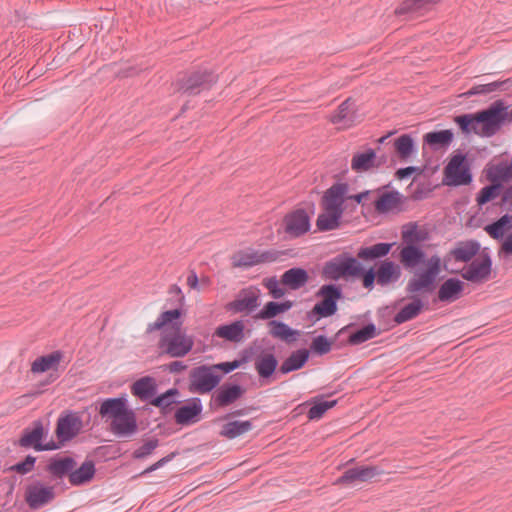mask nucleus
I'll return each instance as SVG.
<instances>
[{"instance_id": "1", "label": "nucleus", "mask_w": 512, "mask_h": 512, "mask_svg": "<svg viewBox=\"0 0 512 512\" xmlns=\"http://www.w3.org/2000/svg\"><path fill=\"white\" fill-rule=\"evenodd\" d=\"M274 347L270 350H261L254 359V368L257 372L261 386L276 381L278 374L286 375L301 370L309 361L306 347L292 351L281 364L274 353Z\"/></svg>"}, {"instance_id": "2", "label": "nucleus", "mask_w": 512, "mask_h": 512, "mask_svg": "<svg viewBox=\"0 0 512 512\" xmlns=\"http://www.w3.org/2000/svg\"><path fill=\"white\" fill-rule=\"evenodd\" d=\"M354 327H356V323L351 322L339 329L333 337L322 334L312 337L309 347L306 348L308 356H324L331 352L333 348L340 350L348 346H357L381 334V330L374 323L369 322L350 333L349 339L345 343L340 341V336L347 334Z\"/></svg>"}, {"instance_id": "3", "label": "nucleus", "mask_w": 512, "mask_h": 512, "mask_svg": "<svg viewBox=\"0 0 512 512\" xmlns=\"http://www.w3.org/2000/svg\"><path fill=\"white\" fill-rule=\"evenodd\" d=\"M219 80V75L212 68L199 66L182 72L177 78L176 91L194 97L210 91Z\"/></svg>"}, {"instance_id": "4", "label": "nucleus", "mask_w": 512, "mask_h": 512, "mask_svg": "<svg viewBox=\"0 0 512 512\" xmlns=\"http://www.w3.org/2000/svg\"><path fill=\"white\" fill-rule=\"evenodd\" d=\"M447 270L446 264L442 266L441 258L433 255L427 258L425 252V260L420 269L414 271V275L407 283V290L410 292H428L433 293L438 287V277L442 269Z\"/></svg>"}, {"instance_id": "5", "label": "nucleus", "mask_w": 512, "mask_h": 512, "mask_svg": "<svg viewBox=\"0 0 512 512\" xmlns=\"http://www.w3.org/2000/svg\"><path fill=\"white\" fill-rule=\"evenodd\" d=\"M495 113L492 108H485L474 113H463L454 117V123L458 126L462 134L468 136L472 133L490 138L493 135L495 127Z\"/></svg>"}, {"instance_id": "6", "label": "nucleus", "mask_w": 512, "mask_h": 512, "mask_svg": "<svg viewBox=\"0 0 512 512\" xmlns=\"http://www.w3.org/2000/svg\"><path fill=\"white\" fill-rule=\"evenodd\" d=\"M471 166L472 159L468 153L459 149L454 151L443 168L442 184L448 187L470 185L473 181Z\"/></svg>"}, {"instance_id": "7", "label": "nucleus", "mask_w": 512, "mask_h": 512, "mask_svg": "<svg viewBox=\"0 0 512 512\" xmlns=\"http://www.w3.org/2000/svg\"><path fill=\"white\" fill-rule=\"evenodd\" d=\"M48 425H44L42 419L34 420L29 426L25 427L13 445L24 449H34L36 452L53 451L56 447L55 441L45 442L48 436Z\"/></svg>"}, {"instance_id": "8", "label": "nucleus", "mask_w": 512, "mask_h": 512, "mask_svg": "<svg viewBox=\"0 0 512 512\" xmlns=\"http://www.w3.org/2000/svg\"><path fill=\"white\" fill-rule=\"evenodd\" d=\"M360 261L349 252H342L325 262L321 276L325 280H353Z\"/></svg>"}, {"instance_id": "9", "label": "nucleus", "mask_w": 512, "mask_h": 512, "mask_svg": "<svg viewBox=\"0 0 512 512\" xmlns=\"http://www.w3.org/2000/svg\"><path fill=\"white\" fill-rule=\"evenodd\" d=\"M159 355L172 358H183L191 352L194 346L193 337L187 336L183 330L163 331L158 341Z\"/></svg>"}, {"instance_id": "10", "label": "nucleus", "mask_w": 512, "mask_h": 512, "mask_svg": "<svg viewBox=\"0 0 512 512\" xmlns=\"http://www.w3.org/2000/svg\"><path fill=\"white\" fill-rule=\"evenodd\" d=\"M222 375L212 365H199L189 373V391L198 394L212 393L221 383Z\"/></svg>"}, {"instance_id": "11", "label": "nucleus", "mask_w": 512, "mask_h": 512, "mask_svg": "<svg viewBox=\"0 0 512 512\" xmlns=\"http://www.w3.org/2000/svg\"><path fill=\"white\" fill-rule=\"evenodd\" d=\"M492 264L490 249L484 247L478 257L466 264L457 273L468 282L482 284L491 278ZM450 273H456V271H450Z\"/></svg>"}, {"instance_id": "12", "label": "nucleus", "mask_w": 512, "mask_h": 512, "mask_svg": "<svg viewBox=\"0 0 512 512\" xmlns=\"http://www.w3.org/2000/svg\"><path fill=\"white\" fill-rule=\"evenodd\" d=\"M83 428L81 417L71 410H66L60 414L56 421L55 436L56 447L54 450L61 449L66 443L72 441L78 436Z\"/></svg>"}, {"instance_id": "13", "label": "nucleus", "mask_w": 512, "mask_h": 512, "mask_svg": "<svg viewBox=\"0 0 512 512\" xmlns=\"http://www.w3.org/2000/svg\"><path fill=\"white\" fill-rule=\"evenodd\" d=\"M246 391L243 385L235 381L219 384L211 394L209 408L211 411H218L229 407L242 399Z\"/></svg>"}, {"instance_id": "14", "label": "nucleus", "mask_w": 512, "mask_h": 512, "mask_svg": "<svg viewBox=\"0 0 512 512\" xmlns=\"http://www.w3.org/2000/svg\"><path fill=\"white\" fill-rule=\"evenodd\" d=\"M56 498L55 487L35 480L25 487L24 500L31 510H39Z\"/></svg>"}, {"instance_id": "15", "label": "nucleus", "mask_w": 512, "mask_h": 512, "mask_svg": "<svg viewBox=\"0 0 512 512\" xmlns=\"http://www.w3.org/2000/svg\"><path fill=\"white\" fill-rule=\"evenodd\" d=\"M424 246H418L401 241V244L393 251L392 256L397 258L403 268L414 274L420 269L425 260Z\"/></svg>"}, {"instance_id": "16", "label": "nucleus", "mask_w": 512, "mask_h": 512, "mask_svg": "<svg viewBox=\"0 0 512 512\" xmlns=\"http://www.w3.org/2000/svg\"><path fill=\"white\" fill-rule=\"evenodd\" d=\"M185 315L186 310L184 306L175 304L174 308L161 312L155 322L148 324L146 333L149 334L154 331H180L182 330Z\"/></svg>"}, {"instance_id": "17", "label": "nucleus", "mask_w": 512, "mask_h": 512, "mask_svg": "<svg viewBox=\"0 0 512 512\" xmlns=\"http://www.w3.org/2000/svg\"><path fill=\"white\" fill-rule=\"evenodd\" d=\"M407 299L409 302L404 304L395 314V323L404 324L408 321L417 318L423 311L429 309V303L423 299L422 295L429 294L428 292H410L405 287Z\"/></svg>"}, {"instance_id": "18", "label": "nucleus", "mask_w": 512, "mask_h": 512, "mask_svg": "<svg viewBox=\"0 0 512 512\" xmlns=\"http://www.w3.org/2000/svg\"><path fill=\"white\" fill-rule=\"evenodd\" d=\"M282 227L291 238H299L310 231L311 215L304 208H296L283 217Z\"/></svg>"}, {"instance_id": "19", "label": "nucleus", "mask_w": 512, "mask_h": 512, "mask_svg": "<svg viewBox=\"0 0 512 512\" xmlns=\"http://www.w3.org/2000/svg\"><path fill=\"white\" fill-rule=\"evenodd\" d=\"M260 290L257 288H243L235 299L225 305V310L233 314H251L260 306Z\"/></svg>"}, {"instance_id": "20", "label": "nucleus", "mask_w": 512, "mask_h": 512, "mask_svg": "<svg viewBox=\"0 0 512 512\" xmlns=\"http://www.w3.org/2000/svg\"><path fill=\"white\" fill-rule=\"evenodd\" d=\"M203 405L201 399L192 397L182 402L174 411L173 419L182 427L193 425L201 420Z\"/></svg>"}, {"instance_id": "21", "label": "nucleus", "mask_w": 512, "mask_h": 512, "mask_svg": "<svg viewBox=\"0 0 512 512\" xmlns=\"http://www.w3.org/2000/svg\"><path fill=\"white\" fill-rule=\"evenodd\" d=\"M76 460L70 455L55 454L48 458L43 471L48 473L51 481L70 479L71 469L76 466Z\"/></svg>"}, {"instance_id": "22", "label": "nucleus", "mask_w": 512, "mask_h": 512, "mask_svg": "<svg viewBox=\"0 0 512 512\" xmlns=\"http://www.w3.org/2000/svg\"><path fill=\"white\" fill-rule=\"evenodd\" d=\"M380 467L375 465H360L349 468L335 481L336 485H351L355 482H368L382 474Z\"/></svg>"}, {"instance_id": "23", "label": "nucleus", "mask_w": 512, "mask_h": 512, "mask_svg": "<svg viewBox=\"0 0 512 512\" xmlns=\"http://www.w3.org/2000/svg\"><path fill=\"white\" fill-rule=\"evenodd\" d=\"M349 184L347 182H337L329 187L321 198L322 209L337 210L344 212V203L347 199Z\"/></svg>"}, {"instance_id": "24", "label": "nucleus", "mask_w": 512, "mask_h": 512, "mask_svg": "<svg viewBox=\"0 0 512 512\" xmlns=\"http://www.w3.org/2000/svg\"><path fill=\"white\" fill-rule=\"evenodd\" d=\"M465 286L466 284L456 277L447 278L438 285L437 294L433 299V303L442 302L450 304L457 301L463 295Z\"/></svg>"}, {"instance_id": "25", "label": "nucleus", "mask_w": 512, "mask_h": 512, "mask_svg": "<svg viewBox=\"0 0 512 512\" xmlns=\"http://www.w3.org/2000/svg\"><path fill=\"white\" fill-rule=\"evenodd\" d=\"M483 174L488 182L504 186L512 181V161L501 160L498 163L490 161L485 165Z\"/></svg>"}, {"instance_id": "26", "label": "nucleus", "mask_w": 512, "mask_h": 512, "mask_svg": "<svg viewBox=\"0 0 512 512\" xmlns=\"http://www.w3.org/2000/svg\"><path fill=\"white\" fill-rule=\"evenodd\" d=\"M361 121L357 111L356 101L351 97L344 100L330 116L333 124H343L350 127Z\"/></svg>"}, {"instance_id": "27", "label": "nucleus", "mask_w": 512, "mask_h": 512, "mask_svg": "<svg viewBox=\"0 0 512 512\" xmlns=\"http://www.w3.org/2000/svg\"><path fill=\"white\" fill-rule=\"evenodd\" d=\"M129 408L127 395L105 398L99 403L98 413L102 418L114 421Z\"/></svg>"}, {"instance_id": "28", "label": "nucleus", "mask_w": 512, "mask_h": 512, "mask_svg": "<svg viewBox=\"0 0 512 512\" xmlns=\"http://www.w3.org/2000/svg\"><path fill=\"white\" fill-rule=\"evenodd\" d=\"M387 186L378 189V196L373 201L374 209L379 214H387L393 209L400 207L403 203V196L397 190L383 191Z\"/></svg>"}, {"instance_id": "29", "label": "nucleus", "mask_w": 512, "mask_h": 512, "mask_svg": "<svg viewBox=\"0 0 512 512\" xmlns=\"http://www.w3.org/2000/svg\"><path fill=\"white\" fill-rule=\"evenodd\" d=\"M130 390L133 396L150 405L158 391V384L154 377L146 375L135 380L132 383Z\"/></svg>"}, {"instance_id": "30", "label": "nucleus", "mask_w": 512, "mask_h": 512, "mask_svg": "<svg viewBox=\"0 0 512 512\" xmlns=\"http://www.w3.org/2000/svg\"><path fill=\"white\" fill-rule=\"evenodd\" d=\"M453 140L454 133L451 129L427 132L423 136V153H425L426 147H429L434 152L446 150Z\"/></svg>"}, {"instance_id": "31", "label": "nucleus", "mask_w": 512, "mask_h": 512, "mask_svg": "<svg viewBox=\"0 0 512 512\" xmlns=\"http://www.w3.org/2000/svg\"><path fill=\"white\" fill-rule=\"evenodd\" d=\"M110 430L120 437H129L138 430V423L135 412L128 408L121 416L111 421Z\"/></svg>"}, {"instance_id": "32", "label": "nucleus", "mask_w": 512, "mask_h": 512, "mask_svg": "<svg viewBox=\"0 0 512 512\" xmlns=\"http://www.w3.org/2000/svg\"><path fill=\"white\" fill-rule=\"evenodd\" d=\"M64 356L65 353L62 350H55L41 355L32 362L30 371L33 374H42L48 371L57 373Z\"/></svg>"}, {"instance_id": "33", "label": "nucleus", "mask_w": 512, "mask_h": 512, "mask_svg": "<svg viewBox=\"0 0 512 512\" xmlns=\"http://www.w3.org/2000/svg\"><path fill=\"white\" fill-rule=\"evenodd\" d=\"M479 241L471 239L467 241H460L456 247L449 252V256L453 257L456 262L468 264L475 257L479 256L482 251Z\"/></svg>"}, {"instance_id": "34", "label": "nucleus", "mask_w": 512, "mask_h": 512, "mask_svg": "<svg viewBox=\"0 0 512 512\" xmlns=\"http://www.w3.org/2000/svg\"><path fill=\"white\" fill-rule=\"evenodd\" d=\"M95 475V462L86 458L79 467H77V465L73 466V469H71L69 483L73 487H81L92 482Z\"/></svg>"}, {"instance_id": "35", "label": "nucleus", "mask_w": 512, "mask_h": 512, "mask_svg": "<svg viewBox=\"0 0 512 512\" xmlns=\"http://www.w3.org/2000/svg\"><path fill=\"white\" fill-rule=\"evenodd\" d=\"M442 1L443 0H403L395 8L394 14L396 16L423 14Z\"/></svg>"}, {"instance_id": "36", "label": "nucleus", "mask_w": 512, "mask_h": 512, "mask_svg": "<svg viewBox=\"0 0 512 512\" xmlns=\"http://www.w3.org/2000/svg\"><path fill=\"white\" fill-rule=\"evenodd\" d=\"M308 271L303 267H292L286 270L280 277L281 284L288 290H299L309 282Z\"/></svg>"}, {"instance_id": "37", "label": "nucleus", "mask_w": 512, "mask_h": 512, "mask_svg": "<svg viewBox=\"0 0 512 512\" xmlns=\"http://www.w3.org/2000/svg\"><path fill=\"white\" fill-rule=\"evenodd\" d=\"M225 423L221 426L219 436L225 439H236L247 432L251 431L254 427L253 419L250 420H224Z\"/></svg>"}, {"instance_id": "38", "label": "nucleus", "mask_w": 512, "mask_h": 512, "mask_svg": "<svg viewBox=\"0 0 512 512\" xmlns=\"http://www.w3.org/2000/svg\"><path fill=\"white\" fill-rule=\"evenodd\" d=\"M245 324L242 320H234L230 323L219 325L214 335L231 343H239L245 337Z\"/></svg>"}, {"instance_id": "39", "label": "nucleus", "mask_w": 512, "mask_h": 512, "mask_svg": "<svg viewBox=\"0 0 512 512\" xmlns=\"http://www.w3.org/2000/svg\"><path fill=\"white\" fill-rule=\"evenodd\" d=\"M337 404V399L325 400V395H317L303 403V405L309 406L306 416L310 421L320 420L328 410Z\"/></svg>"}, {"instance_id": "40", "label": "nucleus", "mask_w": 512, "mask_h": 512, "mask_svg": "<svg viewBox=\"0 0 512 512\" xmlns=\"http://www.w3.org/2000/svg\"><path fill=\"white\" fill-rule=\"evenodd\" d=\"M375 270L378 275V284L381 286L394 283L401 277L400 265L390 259L380 260Z\"/></svg>"}, {"instance_id": "41", "label": "nucleus", "mask_w": 512, "mask_h": 512, "mask_svg": "<svg viewBox=\"0 0 512 512\" xmlns=\"http://www.w3.org/2000/svg\"><path fill=\"white\" fill-rule=\"evenodd\" d=\"M512 229V215L506 213L496 220L485 225V232L494 240L499 241L500 244L506 238V235Z\"/></svg>"}, {"instance_id": "42", "label": "nucleus", "mask_w": 512, "mask_h": 512, "mask_svg": "<svg viewBox=\"0 0 512 512\" xmlns=\"http://www.w3.org/2000/svg\"><path fill=\"white\" fill-rule=\"evenodd\" d=\"M430 239V232L426 228H420L417 222H409L404 225L401 231V241L418 246Z\"/></svg>"}, {"instance_id": "43", "label": "nucleus", "mask_w": 512, "mask_h": 512, "mask_svg": "<svg viewBox=\"0 0 512 512\" xmlns=\"http://www.w3.org/2000/svg\"><path fill=\"white\" fill-rule=\"evenodd\" d=\"M294 306L292 300L268 301L255 315L259 320H275L274 318L286 313Z\"/></svg>"}, {"instance_id": "44", "label": "nucleus", "mask_w": 512, "mask_h": 512, "mask_svg": "<svg viewBox=\"0 0 512 512\" xmlns=\"http://www.w3.org/2000/svg\"><path fill=\"white\" fill-rule=\"evenodd\" d=\"M268 325L270 326L269 334L278 340L290 345L296 342L300 336V331L291 328L288 324L280 320H271Z\"/></svg>"}, {"instance_id": "45", "label": "nucleus", "mask_w": 512, "mask_h": 512, "mask_svg": "<svg viewBox=\"0 0 512 512\" xmlns=\"http://www.w3.org/2000/svg\"><path fill=\"white\" fill-rule=\"evenodd\" d=\"M180 395V391L176 387H172L167 389L165 392L160 394H155L153 400L151 401L150 405L157 407L160 409V413L163 416L168 415L173 411V405L174 404H180L176 400V398Z\"/></svg>"}, {"instance_id": "46", "label": "nucleus", "mask_w": 512, "mask_h": 512, "mask_svg": "<svg viewBox=\"0 0 512 512\" xmlns=\"http://www.w3.org/2000/svg\"><path fill=\"white\" fill-rule=\"evenodd\" d=\"M394 155L401 161H407L417 151L416 143L411 134L404 133L393 140Z\"/></svg>"}, {"instance_id": "47", "label": "nucleus", "mask_w": 512, "mask_h": 512, "mask_svg": "<svg viewBox=\"0 0 512 512\" xmlns=\"http://www.w3.org/2000/svg\"><path fill=\"white\" fill-rule=\"evenodd\" d=\"M344 212L323 209L316 219V231L328 232L341 227Z\"/></svg>"}, {"instance_id": "48", "label": "nucleus", "mask_w": 512, "mask_h": 512, "mask_svg": "<svg viewBox=\"0 0 512 512\" xmlns=\"http://www.w3.org/2000/svg\"><path fill=\"white\" fill-rule=\"evenodd\" d=\"M394 245V242H378L371 246H364L358 250V257L367 262L376 261L387 256Z\"/></svg>"}, {"instance_id": "49", "label": "nucleus", "mask_w": 512, "mask_h": 512, "mask_svg": "<svg viewBox=\"0 0 512 512\" xmlns=\"http://www.w3.org/2000/svg\"><path fill=\"white\" fill-rule=\"evenodd\" d=\"M376 161V149L367 148L365 151L356 152L351 159V169L356 173H363L374 168Z\"/></svg>"}, {"instance_id": "50", "label": "nucleus", "mask_w": 512, "mask_h": 512, "mask_svg": "<svg viewBox=\"0 0 512 512\" xmlns=\"http://www.w3.org/2000/svg\"><path fill=\"white\" fill-rule=\"evenodd\" d=\"M338 311V304L329 303L326 300L317 301L311 310L306 313V320L311 324H316L323 318L335 315Z\"/></svg>"}, {"instance_id": "51", "label": "nucleus", "mask_w": 512, "mask_h": 512, "mask_svg": "<svg viewBox=\"0 0 512 512\" xmlns=\"http://www.w3.org/2000/svg\"><path fill=\"white\" fill-rule=\"evenodd\" d=\"M487 108H492L495 113V127H493V135H496L507 122H512V108L510 109L504 100L498 99L491 103Z\"/></svg>"}, {"instance_id": "52", "label": "nucleus", "mask_w": 512, "mask_h": 512, "mask_svg": "<svg viewBox=\"0 0 512 512\" xmlns=\"http://www.w3.org/2000/svg\"><path fill=\"white\" fill-rule=\"evenodd\" d=\"M317 298L326 300L332 304H338V301L344 297L343 289L340 284L327 283L323 284L315 293Z\"/></svg>"}, {"instance_id": "53", "label": "nucleus", "mask_w": 512, "mask_h": 512, "mask_svg": "<svg viewBox=\"0 0 512 512\" xmlns=\"http://www.w3.org/2000/svg\"><path fill=\"white\" fill-rule=\"evenodd\" d=\"M404 299H400L393 305L382 306L377 310V319L380 326H383L384 331H388L399 324L395 323V309L400 302Z\"/></svg>"}, {"instance_id": "54", "label": "nucleus", "mask_w": 512, "mask_h": 512, "mask_svg": "<svg viewBox=\"0 0 512 512\" xmlns=\"http://www.w3.org/2000/svg\"><path fill=\"white\" fill-rule=\"evenodd\" d=\"M502 190H504L503 185L489 182L488 185L483 186L476 194L477 205L482 208L484 205L499 197L502 193Z\"/></svg>"}, {"instance_id": "55", "label": "nucleus", "mask_w": 512, "mask_h": 512, "mask_svg": "<svg viewBox=\"0 0 512 512\" xmlns=\"http://www.w3.org/2000/svg\"><path fill=\"white\" fill-rule=\"evenodd\" d=\"M354 279H361L363 287L368 290L374 288L375 281L378 283L376 270L374 268H366L362 262H360V265H358L356 269L353 280Z\"/></svg>"}, {"instance_id": "56", "label": "nucleus", "mask_w": 512, "mask_h": 512, "mask_svg": "<svg viewBox=\"0 0 512 512\" xmlns=\"http://www.w3.org/2000/svg\"><path fill=\"white\" fill-rule=\"evenodd\" d=\"M262 285L268 290L269 295L273 299H280L285 296L287 288L281 284V281L276 276L264 278Z\"/></svg>"}, {"instance_id": "57", "label": "nucleus", "mask_w": 512, "mask_h": 512, "mask_svg": "<svg viewBox=\"0 0 512 512\" xmlns=\"http://www.w3.org/2000/svg\"><path fill=\"white\" fill-rule=\"evenodd\" d=\"M159 439L156 437H151L144 441V443L132 452V458L134 460H143L146 457L150 456L154 450L159 446Z\"/></svg>"}, {"instance_id": "58", "label": "nucleus", "mask_w": 512, "mask_h": 512, "mask_svg": "<svg viewBox=\"0 0 512 512\" xmlns=\"http://www.w3.org/2000/svg\"><path fill=\"white\" fill-rule=\"evenodd\" d=\"M259 264V251L251 253L238 252L233 256V265L235 267H252Z\"/></svg>"}, {"instance_id": "59", "label": "nucleus", "mask_w": 512, "mask_h": 512, "mask_svg": "<svg viewBox=\"0 0 512 512\" xmlns=\"http://www.w3.org/2000/svg\"><path fill=\"white\" fill-rule=\"evenodd\" d=\"M37 457L28 454L22 460L9 467V470L20 475H26L34 470Z\"/></svg>"}, {"instance_id": "60", "label": "nucleus", "mask_w": 512, "mask_h": 512, "mask_svg": "<svg viewBox=\"0 0 512 512\" xmlns=\"http://www.w3.org/2000/svg\"><path fill=\"white\" fill-rule=\"evenodd\" d=\"M120 451L117 445H103L94 449V455L101 458H115L120 455Z\"/></svg>"}, {"instance_id": "61", "label": "nucleus", "mask_w": 512, "mask_h": 512, "mask_svg": "<svg viewBox=\"0 0 512 512\" xmlns=\"http://www.w3.org/2000/svg\"><path fill=\"white\" fill-rule=\"evenodd\" d=\"M258 340H254L249 346L242 349L239 354L238 358L241 362L245 365L248 363L254 356L256 357L259 353L258 350L260 349V346H257Z\"/></svg>"}, {"instance_id": "62", "label": "nucleus", "mask_w": 512, "mask_h": 512, "mask_svg": "<svg viewBox=\"0 0 512 512\" xmlns=\"http://www.w3.org/2000/svg\"><path fill=\"white\" fill-rule=\"evenodd\" d=\"M178 454V451H173L169 453L168 455L162 457L157 462L153 463L152 465L144 469L138 476H144L152 473L153 471H156L157 469L163 467L164 465L172 461Z\"/></svg>"}, {"instance_id": "63", "label": "nucleus", "mask_w": 512, "mask_h": 512, "mask_svg": "<svg viewBox=\"0 0 512 512\" xmlns=\"http://www.w3.org/2000/svg\"><path fill=\"white\" fill-rule=\"evenodd\" d=\"M287 251L269 249L265 251H259V264L265 262L277 261L282 255H287Z\"/></svg>"}, {"instance_id": "64", "label": "nucleus", "mask_w": 512, "mask_h": 512, "mask_svg": "<svg viewBox=\"0 0 512 512\" xmlns=\"http://www.w3.org/2000/svg\"><path fill=\"white\" fill-rule=\"evenodd\" d=\"M498 256L504 260L512 257V228L511 231L506 235L504 241L500 244Z\"/></svg>"}]
</instances>
